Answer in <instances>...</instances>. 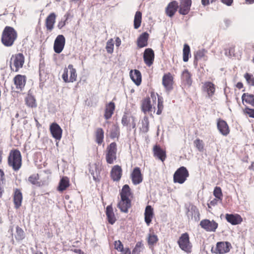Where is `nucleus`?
Instances as JSON below:
<instances>
[{"label": "nucleus", "mask_w": 254, "mask_h": 254, "mask_svg": "<svg viewBox=\"0 0 254 254\" xmlns=\"http://www.w3.org/2000/svg\"><path fill=\"white\" fill-rule=\"evenodd\" d=\"M189 176V173L185 167L182 166L179 168L173 175L174 182L180 184H183Z\"/></svg>", "instance_id": "20e7f679"}, {"label": "nucleus", "mask_w": 254, "mask_h": 254, "mask_svg": "<svg viewBox=\"0 0 254 254\" xmlns=\"http://www.w3.org/2000/svg\"><path fill=\"white\" fill-rule=\"evenodd\" d=\"M224 23L225 24V27L228 28L231 24L232 21L230 19L226 18L224 20Z\"/></svg>", "instance_id": "680f3d73"}, {"label": "nucleus", "mask_w": 254, "mask_h": 254, "mask_svg": "<svg viewBox=\"0 0 254 254\" xmlns=\"http://www.w3.org/2000/svg\"><path fill=\"white\" fill-rule=\"evenodd\" d=\"M143 60L145 64L148 66H150L153 63L154 60V52L151 48H147L143 53Z\"/></svg>", "instance_id": "9b49d317"}, {"label": "nucleus", "mask_w": 254, "mask_h": 254, "mask_svg": "<svg viewBox=\"0 0 254 254\" xmlns=\"http://www.w3.org/2000/svg\"><path fill=\"white\" fill-rule=\"evenodd\" d=\"M122 175V169L119 165L114 166L111 171V177L114 181L120 180Z\"/></svg>", "instance_id": "dca6fc26"}, {"label": "nucleus", "mask_w": 254, "mask_h": 254, "mask_svg": "<svg viewBox=\"0 0 254 254\" xmlns=\"http://www.w3.org/2000/svg\"><path fill=\"white\" fill-rule=\"evenodd\" d=\"M106 214L108 222L111 225L114 224L116 221V218L115 217L114 213L113 212V209L111 205H109L107 206Z\"/></svg>", "instance_id": "bb28decb"}, {"label": "nucleus", "mask_w": 254, "mask_h": 254, "mask_svg": "<svg viewBox=\"0 0 254 254\" xmlns=\"http://www.w3.org/2000/svg\"><path fill=\"white\" fill-rule=\"evenodd\" d=\"M13 199L15 207L19 208L21 205L22 195L21 191L17 189L15 190Z\"/></svg>", "instance_id": "7c9ffc66"}, {"label": "nucleus", "mask_w": 254, "mask_h": 254, "mask_svg": "<svg viewBox=\"0 0 254 254\" xmlns=\"http://www.w3.org/2000/svg\"><path fill=\"white\" fill-rule=\"evenodd\" d=\"M153 152L154 156L163 162L166 157V152L160 146L156 145L154 146Z\"/></svg>", "instance_id": "a878e982"}, {"label": "nucleus", "mask_w": 254, "mask_h": 254, "mask_svg": "<svg viewBox=\"0 0 254 254\" xmlns=\"http://www.w3.org/2000/svg\"><path fill=\"white\" fill-rule=\"evenodd\" d=\"M62 77L65 83L73 82L76 80V70L73 68L72 64H70L67 67H65L64 69Z\"/></svg>", "instance_id": "7ed1b4c3"}, {"label": "nucleus", "mask_w": 254, "mask_h": 254, "mask_svg": "<svg viewBox=\"0 0 254 254\" xmlns=\"http://www.w3.org/2000/svg\"><path fill=\"white\" fill-rule=\"evenodd\" d=\"M129 75L131 80L136 85L138 86L141 84V74L138 70H131L129 72Z\"/></svg>", "instance_id": "5701e85b"}, {"label": "nucleus", "mask_w": 254, "mask_h": 254, "mask_svg": "<svg viewBox=\"0 0 254 254\" xmlns=\"http://www.w3.org/2000/svg\"><path fill=\"white\" fill-rule=\"evenodd\" d=\"M157 111L156 114L157 115H160L162 113V111L163 109V101L162 99L158 97V104H157Z\"/></svg>", "instance_id": "603ef678"}, {"label": "nucleus", "mask_w": 254, "mask_h": 254, "mask_svg": "<svg viewBox=\"0 0 254 254\" xmlns=\"http://www.w3.org/2000/svg\"><path fill=\"white\" fill-rule=\"evenodd\" d=\"M158 241V237L155 235L149 234L148 237V244L149 246H153Z\"/></svg>", "instance_id": "49530a36"}, {"label": "nucleus", "mask_w": 254, "mask_h": 254, "mask_svg": "<svg viewBox=\"0 0 254 254\" xmlns=\"http://www.w3.org/2000/svg\"><path fill=\"white\" fill-rule=\"evenodd\" d=\"M4 181V172L1 169H0V181H1L2 183H3ZM2 192H3V190L0 187V197H1V196L2 195Z\"/></svg>", "instance_id": "13d9d810"}, {"label": "nucleus", "mask_w": 254, "mask_h": 254, "mask_svg": "<svg viewBox=\"0 0 254 254\" xmlns=\"http://www.w3.org/2000/svg\"><path fill=\"white\" fill-rule=\"evenodd\" d=\"M115 249L119 252L123 251L125 249L124 246L121 241H116L114 243Z\"/></svg>", "instance_id": "3c124183"}, {"label": "nucleus", "mask_w": 254, "mask_h": 254, "mask_svg": "<svg viewBox=\"0 0 254 254\" xmlns=\"http://www.w3.org/2000/svg\"><path fill=\"white\" fill-rule=\"evenodd\" d=\"M182 79L188 86H190L192 83L191 75L188 69L183 71L182 74Z\"/></svg>", "instance_id": "e433bc0d"}, {"label": "nucleus", "mask_w": 254, "mask_h": 254, "mask_svg": "<svg viewBox=\"0 0 254 254\" xmlns=\"http://www.w3.org/2000/svg\"><path fill=\"white\" fill-rule=\"evenodd\" d=\"M56 14L54 13H51L46 18V25L48 30L51 31L54 27L55 23Z\"/></svg>", "instance_id": "2f4dec72"}, {"label": "nucleus", "mask_w": 254, "mask_h": 254, "mask_svg": "<svg viewBox=\"0 0 254 254\" xmlns=\"http://www.w3.org/2000/svg\"><path fill=\"white\" fill-rule=\"evenodd\" d=\"M217 127L219 132L223 135L226 136L229 133L230 130L228 125L225 121L220 119H218Z\"/></svg>", "instance_id": "2eb2a0df"}, {"label": "nucleus", "mask_w": 254, "mask_h": 254, "mask_svg": "<svg viewBox=\"0 0 254 254\" xmlns=\"http://www.w3.org/2000/svg\"><path fill=\"white\" fill-rule=\"evenodd\" d=\"M69 13H66L65 15H64V17H66L65 19L64 20V21H63V20H61V21H60L58 24V27L61 29H62L65 25V22H66V21L67 20V19L68 18V16H69Z\"/></svg>", "instance_id": "4d7b16f0"}, {"label": "nucleus", "mask_w": 254, "mask_h": 254, "mask_svg": "<svg viewBox=\"0 0 254 254\" xmlns=\"http://www.w3.org/2000/svg\"><path fill=\"white\" fill-rule=\"evenodd\" d=\"M106 49L107 52L109 54H112L113 52L114 41L113 39H111L107 41Z\"/></svg>", "instance_id": "a18cd8bd"}, {"label": "nucleus", "mask_w": 254, "mask_h": 254, "mask_svg": "<svg viewBox=\"0 0 254 254\" xmlns=\"http://www.w3.org/2000/svg\"><path fill=\"white\" fill-rule=\"evenodd\" d=\"M191 4V0H181L179 10V13L182 15L187 14L190 10Z\"/></svg>", "instance_id": "a211bd4d"}, {"label": "nucleus", "mask_w": 254, "mask_h": 254, "mask_svg": "<svg viewBox=\"0 0 254 254\" xmlns=\"http://www.w3.org/2000/svg\"><path fill=\"white\" fill-rule=\"evenodd\" d=\"M149 122L148 118L147 116L144 117L142 120V127L140 129L144 133H147L149 130Z\"/></svg>", "instance_id": "79ce46f5"}, {"label": "nucleus", "mask_w": 254, "mask_h": 254, "mask_svg": "<svg viewBox=\"0 0 254 254\" xmlns=\"http://www.w3.org/2000/svg\"><path fill=\"white\" fill-rule=\"evenodd\" d=\"M25 237V234L22 228L18 226L16 227V232L15 234V238L17 241L23 240Z\"/></svg>", "instance_id": "ea45409f"}, {"label": "nucleus", "mask_w": 254, "mask_h": 254, "mask_svg": "<svg viewBox=\"0 0 254 254\" xmlns=\"http://www.w3.org/2000/svg\"><path fill=\"white\" fill-rule=\"evenodd\" d=\"M149 34L146 32L142 33L137 40V45L138 48H142L148 45Z\"/></svg>", "instance_id": "412c9836"}, {"label": "nucleus", "mask_w": 254, "mask_h": 254, "mask_svg": "<svg viewBox=\"0 0 254 254\" xmlns=\"http://www.w3.org/2000/svg\"><path fill=\"white\" fill-rule=\"evenodd\" d=\"M91 175L93 176V179L95 182H99L100 181V178L99 177V175L97 173H96V174L94 173H91Z\"/></svg>", "instance_id": "052dcab7"}, {"label": "nucleus", "mask_w": 254, "mask_h": 254, "mask_svg": "<svg viewBox=\"0 0 254 254\" xmlns=\"http://www.w3.org/2000/svg\"><path fill=\"white\" fill-rule=\"evenodd\" d=\"M120 133V128L117 124L112 126L110 131V137L112 139L118 138Z\"/></svg>", "instance_id": "a19ab883"}, {"label": "nucleus", "mask_w": 254, "mask_h": 254, "mask_svg": "<svg viewBox=\"0 0 254 254\" xmlns=\"http://www.w3.org/2000/svg\"><path fill=\"white\" fill-rule=\"evenodd\" d=\"M243 102H245L254 107V95L248 93H244L242 96Z\"/></svg>", "instance_id": "c9c22d12"}, {"label": "nucleus", "mask_w": 254, "mask_h": 254, "mask_svg": "<svg viewBox=\"0 0 254 254\" xmlns=\"http://www.w3.org/2000/svg\"><path fill=\"white\" fill-rule=\"evenodd\" d=\"M245 113L249 115L251 118H254V109L246 107L245 109Z\"/></svg>", "instance_id": "bf43d9fd"}, {"label": "nucleus", "mask_w": 254, "mask_h": 254, "mask_svg": "<svg viewBox=\"0 0 254 254\" xmlns=\"http://www.w3.org/2000/svg\"><path fill=\"white\" fill-rule=\"evenodd\" d=\"M207 51L204 49H202L201 50H199L196 51L194 54V60L193 61V64L195 66L197 65L198 61L201 60V59H203L204 61L207 60V57L205 56V54L207 53Z\"/></svg>", "instance_id": "393cba45"}, {"label": "nucleus", "mask_w": 254, "mask_h": 254, "mask_svg": "<svg viewBox=\"0 0 254 254\" xmlns=\"http://www.w3.org/2000/svg\"><path fill=\"white\" fill-rule=\"evenodd\" d=\"M14 82L16 88L21 90L25 86L26 77L24 75L18 74L14 77Z\"/></svg>", "instance_id": "b1692460"}, {"label": "nucleus", "mask_w": 254, "mask_h": 254, "mask_svg": "<svg viewBox=\"0 0 254 254\" xmlns=\"http://www.w3.org/2000/svg\"><path fill=\"white\" fill-rule=\"evenodd\" d=\"M190 55V46L185 44L183 48V61L185 62H187L189 59Z\"/></svg>", "instance_id": "c03bdc74"}, {"label": "nucleus", "mask_w": 254, "mask_h": 254, "mask_svg": "<svg viewBox=\"0 0 254 254\" xmlns=\"http://www.w3.org/2000/svg\"><path fill=\"white\" fill-rule=\"evenodd\" d=\"M104 138V131L102 128H98L96 131V141L100 144L102 143Z\"/></svg>", "instance_id": "37998d69"}, {"label": "nucleus", "mask_w": 254, "mask_h": 254, "mask_svg": "<svg viewBox=\"0 0 254 254\" xmlns=\"http://www.w3.org/2000/svg\"><path fill=\"white\" fill-rule=\"evenodd\" d=\"M39 179L38 174H33L28 178V181L32 184L36 185Z\"/></svg>", "instance_id": "864d4df0"}, {"label": "nucleus", "mask_w": 254, "mask_h": 254, "mask_svg": "<svg viewBox=\"0 0 254 254\" xmlns=\"http://www.w3.org/2000/svg\"><path fill=\"white\" fill-rule=\"evenodd\" d=\"M225 218L229 223L233 225L240 224L243 220L241 216L238 214H226Z\"/></svg>", "instance_id": "6ab92c4d"}, {"label": "nucleus", "mask_w": 254, "mask_h": 254, "mask_svg": "<svg viewBox=\"0 0 254 254\" xmlns=\"http://www.w3.org/2000/svg\"><path fill=\"white\" fill-rule=\"evenodd\" d=\"M131 118L132 119V122H131L132 127V128H135L136 124L135 122V117L133 116H131Z\"/></svg>", "instance_id": "338daca9"}, {"label": "nucleus", "mask_w": 254, "mask_h": 254, "mask_svg": "<svg viewBox=\"0 0 254 254\" xmlns=\"http://www.w3.org/2000/svg\"><path fill=\"white\" fill-rule=\"evenodd\" d=\"M117 206L122 212L127 213L128 208L131 207V200L130 199H124L123 200L121 198V200L119 202Z\"/></svg>", "instance_id": "4be33fe9"}, {"label": "nucleus", "mask_w": 254, "mask_h": 254, "mask_svg": "<svg viewBox=\"0 0 254 254\" xmlns=\"http://www.w3.org/2000/svg\"><path fill=\"white\" fill-rule=\"evenodd\" d=\"M69 185V182L68 178L66 177H64L61 179L59 182L58 190L59 191L62 192L65 190Z\"/></svg>", "instance_id": "72a5a7b5"}, {"label": "nucleus", "mask_w": 254, "mask_h": 254, "mask_svg": "<svg viewBox=\"0 0 254 254\" xmlns=\"http://www.w3.org/2000/svg\"><path fill=\"white\" fill-rule=\"evenodd\" d=\"M153 216V209L150 205H147L145 210L144 216L145 222L147 226H149L152 221Z\"/></svg>", "instance_id": "c85d7f7f"}, {"label": "nucleus", "mask_w": 254, "mask_h": 254, "mask_svg": "<svg viewBox=\"0 0 254 254\" xmlns=\"http://www.w3.org/2000/svg\"><path fill=\"white\" fill-rule=\"evenodd\" d=\"M186 215L189 220L194 219L195 222H197L200 219V214L197 208L193 205H190L187 208Z\"/></svg>", "instance_id": "1a4fd4ad"}, {"label": "nucleus", "mask_w": 254, "mask_h": 254, "mask_svg": "<svg viewBox=\"0 0 254 254\" xmlns=\"http://www.w3.org/2000/svg\"><path fill=\"white\" fill-rule=\"evenodd\" d=\"M25 100L26 105L29 107L36 108L37 106L35 97L30 93V91H29Z\"/></svg>", "instance_id": "473e14b6"}, {"label": "nucleus", "mask_w": 254, "mask_h": 254, "mask_svg": "<svg viewBox=\"0 0 254 254\" xmlns=\"http://www.w3.org/2000/svg\"><path fill=\"white\" fill-rule=\"evenodd\" d=\"M141 19H142V13L140 11H137L136 12L134 18V21H133V26L134 29H138L141 24Z\"/></svg>", "instance_id": "58836bf2"}, {"label": "nucleus", "mask_w": 254, "mask_h": 254, "mask_svg": "<svg viewBox=\"0 0 254 254\" xmlns=\"http://www.w3.org/2000/svg\"><path fill=\"white\" fill-rule=\"evenodd\" d=\"M202 4L204 6H206L209 4V0H201Z\"/></svg>", "instance_id": "774afa93"}, {"label": "nucleus", "mask_w": 254, "mask_h": 254, "mask_svg": "<svg viewBox=\"0 0 254 254\" xmlns=\"http://www.w3.org/2000/svg\"><path fill=\"white\" fill-rule=\"evenodd\" d=\"M21 155L20 152L17 149L11 150L8 157V164L12 169L17 171L21 166Z\"/></svg>", "instance_id": "f03ea898"}, {"label": "nucleus", "mask_w": 254, "mask_h": 254, "mask_svg": "<svg viewBox=\"0 0 254 254\" xmlns=\"http://www.w3.org/2000/svg\"><path fill=\"white\" fill-rule=\"evenodd\" d=\"M194 142L196 147L199 151H201L203 150V144L202 140H200L199 139H197L194 141Z\"/></svg>", "instance_id": "5fc2aeb1"}, {"label": "nucleus", "mask_w": 254, "mask_h": 254, "mask_svg": "<svg viewBox=\"0 0 254 254\" xmlns=\"http://www.w3.org/2000/svg\"><path fill=\"white\" fill-rule=\"evenodd\" d=\"M50 130L52 136L56 140H60L63 130L60 126L56 123H53L50 125Z\"/></svg>", "instance_id": "ddd939ff"}, {"label": "nucleus", "mask_w": 254, "mask_h": 254, "mask_svg": "<svg viewBox=\"0 0 254 254\" xmlns=\"http://www.w3.org/2000/svg\"><path fill=\"white\" fill-rule=\"evenodd\" d=\"M179 7L178 3L174 0L170 2L166 8V13L170 17H173Z\"/></svg>", "instance_id": "f3484780"}, {"label": "nucleus", "mask_w": 254, "mask_h": 254, "mask_svg": "<svg viewBox=\"0 0 254 254\" xmlns=\"http://www.w3.org/2000/svg\"><path fill=\"white\" fill-rule=\"evenodd\" d=\"M17 37L16 30L12 27L6 26L2 33L1 43L6 47L11 46Z\"/></svg>", "instance_id": "f257e3e1"}, {"label": "nucleus", "mask_w": 254, "mask_h": 254, "mask_svg": "<svg viewBox=\"0 0 254 254\" xmlns=\"http://www.w3.org/2000/svg\"><path fill=\"white\" fill-rule=\"evenodd\" d=\"M143 244L141 242H138L132 250V254H139L141 251Z\"/></svg>", "instance_id": "09e8293b"}, {"label": "nucleus", "mask_w": 254, "mask_h": 254, "mask_svg": "<svg viewBox=\"0 0 254 254\" xmlns=\"http://www.w3.org/2000/svg\"><path fill=\"white\" fill-rule=\"evenodd\" d=\"M244 77L249 84L254 86V77L253 75L246 73L245 74Z\"/></svg>", "instance_id": "8fccbe9b"}, {"label": "nucleus", "mask_w": 254, "mask_h": 254, "mask_svg": "<svg viewBox=\"0 0 254 254\" xmlns=\"http://www.w3.org/2000/svg\"><path fill=\"white\" fill-rule=\"evenodd\" d=\"M232 246L228 242H219L216 243V247H212L211 252L216 254H225L228 253Z\"/></svg>", "instance_id": "423d86ee"}, {"label": "nucleus", "mask_w": 254, "mask_h": 254, "mask_svg": "<svg viewBox=\"0 0 254 254\" xmlns=\"http://www.w3.org/2000/svg\"><path fill=\"white\" fill-rule=\"evenodd\" d=\"M222 2L228 6H230L233 2V0H221Z\"/></svg>", "instance_id": "e2e57ef3"}, {"label": "nucleus", "mask_w": 254, "mask_h": 254, "mask_svg": "<svg viewBox=\"0 0 254 254\" xmlns=\"http://www.w3.org/2000/svg\"><path fill=\"white\" fill-rule=\"evenodd\" d=\"M121 254H131V251L129 248H126L123 251L121 252Z\"/></svg>", "instance_id": "0e129e2a"}, {"label": "nucleus", "mask_w": 254, "mask_h": 254, "mask_svg": "<svg viewBox=\"0 0 254 254\" xmlns=\"http://www.w3.org/2000/svg\"><path fill=\"white\" fill-rule=\"evenodd\" d=\"M130 122V118L127 116V113H125L122 119V124L124 126H127Z\"/></svg>", "instance_id": "6e6d98bb"}, {"label": "nucleus", "mask_w": 254, "mask_h": 254, "mask_svg": "<svg viewBox=\"0 0 254 254\" xmlns=\"http://www.w3.org/2000/svg\"><path fill=\"white\" fill-rule=\"evenodd\" d=\"M131 179L134 185H138L142 182L143 177L139 167H136L133 169L131 174Z\"/></svg>", "instance_id": "f8f14e48"}, {"label": "nucleus", "mask_w": 254, "mask_h": 254, "mask_svg": "<svg viewBox=\"0 0 254 254\" xmlns=\"http://www.w3.org/2000/svg\"><path fill=\"white\" fill-rule=\"evenodd\" d=\"M142 110L146 113L147 112H149L152 108V105L151 104L150 99L149 98H145L142 103Z\"/></svg>", "instance_id": "4c0bfd02"}, {"label": "nucleus", "mask_w": 254, "mask_h": 254, "mask_svg": "<svg viewBox=\"0 0 254 254\" xmlns=\"http://www.w3.org/2000/svg\"><path fill=\"white\" fill-rule=\"evenodd\" d=\"M203 89L206 92L209 98H211L214 94L215 85L211 82H206L202 86Z\"/></svg>", "instance_id": "cd10ccee"}, {"label": "nucleus", "mask_w": 254, "mask_h": 254, "mask_svg": "<svg viewBox=\"0 0 254 254\" xmlns=\"http://www.w3.org/2000/svg\"><path fill=\"white\" fill-rule=\"evenodd\" d=\"M65 43V39L64 35H59L56 38L54 44V50L57 54L61 53L63 50Z\"/></svg>", "instance_id": "9d476101"}, {"label": "nucleus", "mask_w": 254, "mask_h": 254, "mask_svg": "<svg viewBox=\"0 0 254 254\" xmlns=\"http://www.w3.org/2000/svg\"><path fill=\"white\" fill-rule=\"evenodd\" d=\"M213 195L216 198L221 200L222 197L221 189L219 187H216L213 191Z\"/></svg>", "instance_id": "de8ad7c7"}, {"label": "nucleus", "mask_w": 254, "mask_h": 254, "mask_svg": "<svg viewBox=\"0 0 254 254\" xmlns=\"http://www.w3.org/2000/svg\"><path fill=\"white\" fill-rule=\"evenodd\" d=\"M115 44L117 47H119L121 44V40L119 37H116L115 40Z\"/></svg>", "instance_id": "69168bd1"}, {"label": "nucleus", "mask_w": 254, "mask_h": 254, "mask_svg": "<svg viewBox=\"0 0 254 254\" xmlns=\"http://www.w3.org/2000/svg\"><path fill=\"white\" fill-rule=\"evenodd\" d=\"M130 189L128 185H125L121 190L120 192L121 198L124 199H129V196L131 194Z\"/></svg>", "instance_id": "f704fd0d"}, {"label": "nucleus", "mask_w": 254, "mask_h": 254, "mask_svg": "<svg viewBox=\"0 0 254 254\" xmlns=\"http://www.w3.org/2000/svg\"><path fill=\"white\" fill-rule=\"evenodd\" d=\"M12 58L14 59L13 64L14 66L15 67V71L17 72L18 71L20 68H21L24 63V57L22 53H18L17 54L15 55V56H12L11 58V60H12Z\"/></svg>", "instance_id": "4468645a"}, {"label": "nucleus", "mask_w": 254, "mask_h": 254, "mask_svg": "<svg viewBox=\"0 0 254 254\" xmlns=\"http://www.w3.org/2000/svg\"><path fill=\"white\" fill-rule=\"evenodd\" d=\"M178 244L181 249L187 253L191 252L192 245L190 242V238L187 233L181 235L178 241Z\"/></svg>", "instance_id": "39448f33"}, {"label": "nucleus", "mask_w": 254, "mask_h": 254, "mask_svg": "<svg viewBox=\"0 0 254 254\" xmlns=\"http://www.w3.org/2000/svg\"><path fill=\"white\" fill-rule=\"evenodd\" d=\"M115 108V103L113 102H110L106 105L104 117L106 120L110 119L113 114Z\"/></svg>", "instance_id": "c756f323"}, {"label": "nucleus", "mask_w": 254, "mask_h": 254, "mask_svg": "<svg viewBox=\"0 0 254 254\" xmlns=\"http://www.w3.org/2000/svg\"><path fill=\"white\" fill-rule=\"evenodd\" d=\"M173 78L170 73L165 74L162 78V84L165 89L170 91L173 89L172 87Z\"/></svg>", "instance_id": "aec40b11"}, {"label": "nucleus", "mask_w": 254, "mask_h": 254, "mask_svg": "<svg viewBox=\"0 0 254 254\" xmlns=\"http://www.w3.org/2000/svg\"><path fill=\"white\" fill-rule=\"evenodd\" d=\"M117 144L116 142H112L107 147V153L106 154V161L108 164H113L114 160L117 159Z\"/></svg>", "instance_id": "0eeeda50"}, {"label": "nucleus", "mask_w": 254, "mask_h": 254, "mask_svg": "<svg viewBox=\"0 0 254 254\" xmlns=\"http://www.w3.org/2000/svg\"><path fill=\"white\" fill-rule=\"evenodd\" d=\"M202 228L207 232H215L218 224L214 220L210 221L209 219H203L199 224Z\"/></svg>", "instance_id": "6e6552de"}]
</instances>
